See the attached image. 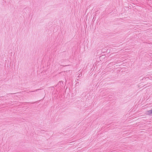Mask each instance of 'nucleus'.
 <instances>
[{"label":"nucleus","mask_w":152,"mask_h":152,"mask_svg":"<svg viewBox=\"0 0 152 152\" xmlns=\"http://www.w3.org/2000/svg\"><path fill=\"white\" fill-rule=\"evenodd\" d=\"M39 89H37L35 91H29V92H34L35 91H37V90H39Z\"/></svg>","instance_id":"nucleus-2"},{"label":"nucleus","mask_w":152,"mask_h":152,"mask_svg":"<svg viewBox=\"0 0 152 152\" xmlns=\"http://www.w3.org/2000/svg\"><path fill=\"white\" fill-rule=\"evenodd\" d=\"M147 113L148 115H150L152 114V110H150L147 111Z\"/></svg>","instance_id":"nucleus-1"}]
</instances>
